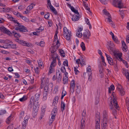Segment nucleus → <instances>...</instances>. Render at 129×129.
<instances>
[{"mask_svg": "<svg viewBox=\"0 0 129 129\" xmlns=\"http://www.w3.org/2000/svg\"><path fill=\"white\" fill-rule=\"evenodd\" d=\"M44 42L43 41L40 42L38 43L37 42L36 43V44L40 46L41 47H43L44 46Z\"/></svg>", "mask_w": 129, "mask_h": 129, "instance_id": "7c9ffc66", "label": "nucleus"}, {"mask_svg": "<svg viewBox=\"0 0 129 129\" xmlns=\"http://www.w3.org/2000/svg\"><path fill=\"white\" fill-rule=\"evenodd\" d=\"M47 84L46 85H45L44 88V91L48 92L49 88Z\"/></svg>", "mask_w": 129, "mask_h": 129, "instance_id": "c85d7f7f", "label": "nucleus"}, {"mask_svg": "<svg viewBox=\"0 0 129 129\" xmlns=\"http://www.w3.org/2000/svg\"><path fill=\"white\" fill-rule=\"evenodd\" d=\"M15 29L16 30H19L20 32H26L27 30L26 29H23L22 28H19V27H16Z\"/></svg>", "mask_w": 129, "mask_h": 129, "instance_id": "6ab92c4d", "label": "nucleus"}, {"mask_svg": "<svg viewBox=\"0 0 129 129\" xmlns=\"http://www.w3.org/2000/svg\"><path fill=\"white\" fill-rule=\"evenodd\" d=\"M76 35L78 37L81 38L82 37V33L79 30H78L77 32Z\"/></svg>", "mask_w": 129, "mask_h": 129, "instance_id": "c756f323", "label": "nucleus"}, {"mask_svg": "<svg viewBox=\"0 0 129 129\" xmlns=\"http://www.w3.org/2000/svg\"><path fill=\"white\" fill-rule=\"evenodd\" d=\"M6 113V110H1L0 111V115H3L5 114Z\"/></svg>", "mask_w": 129, "mask_h": 129, "instance_id": "a19ab883", "label": "nucleus"}, {"mask_svg": "<svg viewBox=\"0 0 129 129\" xmlns=\"http://www.w3.org/2000/svg\"><path fill=\"white\" fill-rule=\"evenodd\" d=\"M107 118H103V122H102V124H106L107 125V123L108 122V121L107 120Z\"/></svg>", "mask_w": 129, "mask_h": 129, "instance_id": "58836bf2", "label": "nucleus"}, {"mask_svg": "<svg viewBox=\"0 0 129 129\" xmlns=\"http://www.w3.org/2000/svg\"><path fill=\"white\" fill-rule=\"evenodd\" d=\"M10 47L13 49L16 48V45L15 44H13L12 43H11Z\"/></svg>", "mask_w": 129, "mask_h": 129, "instance_id": "49530a36", "label": "nucleus"}, {"mask_svg": "<svg viewBox=\"0 0 129 129\" xmlns=\"http://www.w3.org/2000/svg\"><path fill=\"white\" fill-rule=\"evenodd\" d=\"M58 85L55 86L54 90V92L55 93H56L58 91Z\"/></svg>", "mask_w": 129, "mask_h": 129, "instance_id": "c03bdc74", "label": "nucleus"}, {"mask_svg": "<svg viewBox=\"0 0 129 129\" xmlns=\"http://www.w3.org/2000/svg\"><path fill=\"white\" fill-rule=\"evenodd\" d=\"M0 30L3 33L7 35H11V34H13L14 35L15 37L18 36L20 37L21 36V35L17 33L14 30H13L11 32L8 29L4 26L0 27Z\"/></svg>", "mask_w": 129, "mask_h": 129, "instance_id": "f03ea898", "label": "nucleus"}, {"mask_svg": "<svg viewBox=\"0 0 129 129\" xmlns=\"http://www.w3.org/2000/svg\"><path fill=\"white\" fill-rule=\"evenodd\" d=\"M73 12H74V13L77 15H79V13L78 12V10L75 9L73 11Z\"/></svg>", "mask_w": 129, "mask_h": 129, "instance_id": "13d9d810", "label": "nucleus"}, {"mask_svg": "<svg viewBox=\"0 0 129 129\" xmlns=\"http://www.w3.org/2000/svg\"><path fill=\"white\" fill-rule=\"evenodd\" d=\"M40 94L39 93H36L35 95L34 102L37 104H38V106L39 105L38 101L40 98Z\"/></svg>", "mask_w": 129, "mask_h": 129, "instance_id": "ddd939ff", "label": "nucleus"}, {"mask_svg": "<svg viewBox=\"0 0 129 129\" xmlns=\"http://www.w3.org/2000/svg\"><path fill=\"white\" fill-rule=\"evenodd\" d=\"M38 64L39 66H40L41 67L43 65L42 61L40 60H39L38 61Z\"/></svg>", "mask_w": 129, "mask_h": 129, "instance_id": "de8ad7c7", "label": "nucleus"}, {"mask_svg": "<svg viewBox=\"0 0 129 129\" xmlns=\"http://www.w3.org/2000/svg\"><path fill=\"white\" fill-rule=\"evenodd\" d=\"M49 16V14L48 13L47 14H46L45 15L44 17L45 19H48V18Z\"/></svg>", "mask_w": 129, "mask_h": 129, "instance_id": "6e6d98bb", "label": "nucleus"}, {"mask_svg": "<svg viewBox=\"0 0 129 129\" xmlns=\"http://www.w3.org/2000/svg\"><path fill=\"white\" fill-rule=\"evenodd\" d=\"M54 71V68L52 67H50V66L49 68V73L50 74L52 73Z\"/></svg>", "mask_w": 129, "mask_h": 129, "instance_id": "2f4dec72", "label": "nucleus"}, {"mask_svg": "<svg viewBox=\"0 0 129 129\" xmlns=\"http://www.w3.org/2000/svg\"><path fill=\"white\" fill-rule=\"evenodd\" d=\"M79 15H76L74 14L72 18V20L74 21H76L78 20L80 18Z\"/></svg>", "mask_w": 129, "mask_h": 129, "instance_id": "4468645a", "label": "nucleus"}, {"mask_svg": "<svg viewBox=\"0 0 129 129\" xmlns=\"http://www.w3.org/2000/svg\"><path fill=\"white\" fill-rule=\"evenodd\" d=\"M86 71L87 72H89V73H91V70L90 68L88 67L87 68H86Z\"/></svg>", "mask_w": 129, "mask_h": 129, "instance_id": "0e129e2a", "label": "nucleus"}, {"mask_svg": "<svg viewBox=\"0 0 129 129\" xmlns=\"http://www.w3.org/2000/svg\"><path fill=\"white\" fill-rule=\"evenodd\" d=\"M45 111V108H42L41 111V115L40 117V119H42L43 117L44 116V115Z\"/></svg>", "mask_w": 129, "mask_h": 129, "instance_id": "4be33fe9", "label": "nucleus"}, {"mask_svg": "<svg viewBox=\"0 0 129 129\" xmlns=\"http://www.w3.org/2000/svg\"><path fill=\"white\" fill-rule=\"evenodd\" d=\"M84 6L85 7V9L88 10L89 12H90V8L88 7V5L86 4H84Z\"/></svg>", "mask_w": 129, "mask_h": 129, "instance_id": "a18cd8bd", "label": "nucleus"}, {"mask_svg": "<svg viewBox=\"0 0 129 129\" xmlns=\"http://www.w3.org/2000/svg\"><path fill=\"white\" fill-rule=\"evenodd\" d=\"M39 106L38 104H37L35 106V108L34 107L33 108L32 114L33 117H34L37 115V112L38 111V108Z\"/></svg>", "mask_w": 129, "mask_h": 129, "instance_id": "9d476101", "label": "nucleus"}, {"mask_svg": "<svg viewBox=\"0 0 129 129\" xmlns=\"http://www.w3.org/2000/svg\"><path fill=\"white\" fill-rule=\"evenodd\" d=\"M103 68L102 67H101L99 68V72L100 74H101L103 72Z\"/></svg>", "mask_w": 129, "mask_h": 129, "instance_id": "8fccbe9b", "label": "nucleus"}, {"mask_svg": "<svg viewBox=\"0 0 129 129\" xmlns=\"http://www.w3.org/2000/svg\"><path fill=\"white\" fill-rule=\"evenodd\" d=\"M102 129H107V125L106 124H102Z\"/></svg>", "mask_w": 129, "mask_h": 129, "instance_id": "37998d69", "label": "nucleus"}, {"mask_svg": "<svg viewBox=\"0 0 129 129\" xmlns=\"http://www.w3.org/2000/svg\"><path fill=\"white\" fill-rule=\"evenodd\" d=\"M108 20V22H109L110 24L111 25V26L113 28H115V26L113 21L112 20V18L111 16H109L108 17V18L107 19Z\"/></svg>", "mask_w": 129, "mask_h": 129, "instance_id": "2eb2a0df", "label": "nucleus"}, {"mask_svg": "<svg viewBox=\"0 0 129 129\" xmlns=\"http://www.w3.org/2000/svg\"><path fill=\"white\" fill-rule=\"evenodd\" d=\"M56 75L57 81L59 83L61 81V73L59 70L57 71V70Z\"/></svg>", "mask_w": 129, "mask_h": 129, "instance_id": "1a4fd4ad", "label": "nucleus"}, {"mask_svg": "<svg viewBox=\"0 0 129 129\" xmlns=\"http://www.w3.org/2000/svg\"><path fill=\"white\" fill-rule=\"evenodd\" d=\"M81 61H80V63L82 66H83L85 65L86 64L85 63L84 59L83 58V57L81 58Z\"/></svg>", "mask_w": 129, "mask_h": 129, "instance_id": "cd10ccee", "label": "nucleus"}, {"mask_svg": "<svg viewBox=\"0 0 129 129\" xmlns=\"http://www.w3.org/2000/svg\"><path fill=\"white\" fill-rule=\"evenodd\" d=\"M60 43L58 40H57V41L56 44V46L57 48H58L60 46Z\"/></svg>", "mask_w": 129, "mask_h": 129, "instance_id": "864d4df0", "label": "nucleus"}, {"mask_svg": "<svg viewBox=\"0 0 129 129\" xmlns=\"http://www.w3.org/2000/svg\"><path fill=\"white\" fill-rule=\"evenodd\" d=\"M54 121L52 119H51L49 121V125H50L53 122V121Z\"/></svg>", "mask_w": 129, "mask_h": 129, "instance_id": "680f3d73", "label": "nucleus"}, {"mask_svg": "<svg viewBox=\"0 0 129 129\" xmlns=\"http://www.w3.org/2000/svg\"><path fill=\"white\" fill-rule=\"evenodd\" d=\"M12 42L11 41H9V42L7 43H5L4 45L5 46V49H7L9 48L10 47L11 45V43H12Z\"/></svg>", "mask_w": 129, "mask_h": 129, "instance_id": "aec40b11", "label": "nucleus"}, {"mask_svg": "<svg viewBox=\"0 0 129 129\" xmlns=\"http://www.w3.org/2000/svg\"><path fill=\"white\" fill-rule=\"evenodd\" d=\"M27 99V96L26 95H24L22 98H20L19 99V100L20 102H23L26 100Z\"/></svg>", "mask_w": 129, "mask_h": 129, "instance_id": "b1692460", "label": "nucleus"}, {"mask_svg": "<svg viewBox=\"0 0 129 129\" xmlns=\"http://www.w3.org/2000/svg\"><path fill=\"white\" fill-rule=\"evenodd\" d=\"M65 107V104L62 101H61V111H63V110L65 109L64 108Z\"/></svg>", "mask_w": 129, "mask_h": 129, "instance_id": "393cba45", "label": "nucleus"}, {"mask_svg": "<svg viewBox=\"0 0 129 129\" xmlns=\"http://www.w3.org/2000/svg\"><path fill=\"white\" fill-rule=\"evenodd\" d=\"M68 4V7L70 8L71 11L73 12V11L74 10H75V8L74 7L72 6H71V5L70 4Z\"/></svg>", "mask_w": 129, "mask_h": 129, "instance_id": "4c0bfd02", "label": "nucleus"}, {"mask_svg": "<svg viewBox=\"0 0 129 129\" xmlns=\"http://www.w3.org/2000/svg\"><path fill=\"white\" fill-rule=\"evenodd\" d=\"M56 58H53V61L50 65V67L54 68L56 65Z\"/></svg>", "mask_w": 129, "mask_h": 129, "instance_id": "a211bd4d", "label": "nucleus"}, {"mask_svg": "<svg viewBox=\"0 0 129 129\" xmlns=\"http://www.w3.org/2000/svg\"><path fill=\"white\" fill-rule=\"evenodd\" d=\"M12 118V117L11 115H10L8 118L7 119V120L6 121V122L7 123H9V122Z\"/></svg>", "mask_w": 129, "mask_h": 129, "instance_id": "79ce46f5", "label": "nucleus"}, {"mask_svg": "<svg viewBox=\"0 0 129 129\" xmlns=\"http://www.w3.org/2000/svg\"><path fill=\"white\" fill-rule=\"evenodd\" d=\"M48 93V92H45L44 91V94L43 95V100H45L47 99V96Z\"/></svg>", "mask_w": 129, "mask_h": 129, "instance_id": "5701e85b", "label": "nucleus"}, {"mask_svg": "<svg viewBox=\"0 0 129 129\" xmlns=\"http://www.w3.org/2000/svg\"><path fill=\"white\" fill-rule=\"evenodd\" d=\"M85 122V121L83 120H81V129H83L85 126V124L84 123V122Z\"/></svg>", "mask_w": 129, "mask_h": 129, "instance_id": "473e14b6", "label": "nucleus"}, {"mask_svg": "<svg viewBox=\"0 0 129 129\" xmlns=\"http://www.w3.org/2000/svg\"><path fill=\"white\" fill-rule=\"evenodd\" d=\"M80 46L82 48V50L84 51L85 50V47L84 43L83 42H82L80 45Z\"/></svg>", "mask_w": 129, "mask_h": 129, "instance_id": "bb28decb", "label": "nucleus"}, {"mask_svg": "<svg viewBox=\"0 0 129 129\" xmlns=\"http://www.w3.org/2000/svg\"><path fill=\"white\" fill-rule=\"evenodd\" d=\"M67 94V92L66 91H63L62 92V95L64 96Z\"/></svg>", "mask_w": 129, "mask_h": 129, "instance_id": "69168bd1", "label": "nucleus"}, {"mask_svg": "<svg viewBox=\"0 0 129 129\" xmlns=\"http://www.w3.org/2000/svg\"><path fill=\"white\" fill-rule=\"evenodd\" d=\"M0 9L2 10V11L4 12H6L7 11H6V8H2Z\"/></svg>", "mask_w": 129, "mask_h": 129, "instance_id": "4d7b16f0", "label": "nucleus"}, {"mask_svg": "<svg viewBox=\"0 0 129 129\" xmlns=\"http://www.w3.org/2000/svg\"><path fill=\"white\" fill-rule=\"evenodd\" d=\"M126 41L128 43H129V35H128L126 36Z\"/></svg>", "mask_w": 129, "mask_h": 129, "instance_id": "338daca9", "label": "nucleus"}, {"mask_svg": "<svg viewBox=\"0 0 129 129\" xmlns=\"http://www.w3.org/2000/svg\"><path fill=\"white\" fill-rule=\"evenodd\" d=\"M35 69L36 73L37 74H38L39 72V71L38 70V67H36V68Z\"/></svg>", "mask_w": 129, "mask_h": 129, "instance_id": "e2e57ef3", "label": "nucleus"}, {"mask_svg": "<svg viewBox=\"0 0 129 129\" xmlns=\"http://www.w3.org/2000/svg\"><path fill=\"white\" fill-rule=\"evenodd\" d=\"M63 64L64 66H68V62L66 60L63 62Z\"/></svg>", "mask_w": 129, "mask_h": 129, "instance_id": "3c124183", "label": "nucleus"}, {"mask_svg": "<svg viewBox=\"0 0 129 129\" xmlns=\"http://www.w3.org/2000/svg\"><path fill=\"white\" fill-rule=\"evenodd\" d=\"M103 118H107V113L106 111H104L103 112Z\"/></svg>", "mask_w": 129, "mask_h": 129, "instance_id": "f704fd0d", "label": "nucleus"}, {"mask_svg": "<svg viewBox=\"0 0 129 129\" xmlns=\"http://www.w3.org/2000/svg\"><path fill=\"white\" fill-rule=\"evenodd\" d=\"M8 70L9 72H12L13 71V69L12 68V67H10L8 68Z\"/></svg>", "mask_w": 129, "mask_h": 129, "instance_id": "bf43d9fd", "label": "nucleus"}, {"mask_svg": "<svg viewBox=\"0 0 129 129\" xmlns=\"http://www.w3.org/2000/svg\"><path fill=\"white\" fill-rule=\"evenodd\" d=\"M108 62L109 64L111 65H113V60L111 58L108 61Z\"/></svg>", "mask_w": 129, "mask_h": 129, "instance_id": "09e8293b", "label": "nucleus"}, {"mask_svg": "<svg viewBox=\"0 0 129 129\" xmlns=\"http://www.w3.org/2000/svg\"><path fill=\"white\" fill-rule=\"evenodd\" d=\"M37 104L34 102V96H31L30 98L29 104L28 105V109L30 110L33 107V105L35 107V106Z\"/></svg>", "mask_w": 129, "mask_h": 129, "instance_id": "423d86ee", "label": "nucleus"}, {"mask_svg": "<svg viewBox=\"0 0 129 129\" xmlns=\"http://www.w3.org/2000/svg\"><path fill=\"white\" fill-rule=\"evenodd\" d=\"M29 117L27 115L26 116L24 119V120L22 122V129H25L26 125L28 123V120L29 119Z\"/></svg>", "mask_w": 129, "mask_h": 129, "instance_id": "0eeeda50", "label": "nucleus"}, {"mask_svg": "<svg viewBox=\"0 0 129 129\" xmlns=\"http://www.w3.org/2000/svg\"><path fill=\"white\" fill-rule=\"evenodd\" d=\"M117 90L119 91V94L121 95H123L125 94V92L123 91L122 88V86L120 84H119L117 87Z\"/></svg>", "mask_w": 129, "mask_h": 129, "instance_id": "f8f14e48", "label": "nucleus"}, {"mask_svg": "<svg viewBox=\"0 0 129 129\" xmlns=\"http://www.w3.org/2000/svg\"><path fill=\"white\" fill-rule=\"evenodd\" d=\"M21 18L25 21H27L28 20V19L27 18L23 16H21Z\"/></svg>", "mask_w": 129, "mask_h": 129, "instance_id": "603ef678", "label": "nucleus"}, {"mask_svg": "<svg viewBox=\"0 0 129 129\" xmlns=\"http://www.w3.org/2000/svg\"><path fill=\"white\" fill-rule=\"evenodd\" d=\"M59 52L61 56H62L63 57L65 56V53L63 50L62 49H60L59 50Z\"/></svg>", "mask_w": 129, "mask_h": 129, "instance_id": "a878e982", "label": "nucleus"}, {"mask_svg": "<svg viewBox=\"0 0 129 129\" xmlns=\"http://www.w3.org/2000/svg\"><path fill=\"white\" fill-rule=\"evenodd\" d=\"M63 35L65 38L68 40H70L72 36L71 31L68 29L66 27H64L63 28Z\"/></svg>", "mask_w": 129, "mask_h": 129, "instance_id": "20e7f679", "label": "nucleus"}, {"mask_svg": "<svg viewBox=\"0 0 129 129\" xmlns=\"http://www.w3.org/2000/svg\"><path fill=\"white\" fill-rule=\"evenodd\" d=\"M100 115L98 114H96L95 117V120L96 121L95 129H100Z\"/></svg>", "mask_w": 129, "mask_h": 129, "instance_id": "39448f33", "label": "nucleus"}, {"mask_svg": "<svg viewBox=\"0 0 129 129\" xmlns=\"http://www.w3.org/2000/svg\"><path fill=\"white\" fill-rule=\"evenodd\" d=\"M122 49L123 51L124 52H126L128 50V47L127 45L122 46Z\"/></svg>", "mask_w": 129, "mask_h": 129, "instance_id": "e433bc0d", "label": "nucleus"}, {"mask_svg": "<svg viewBox=\"0 0 129 129\" xmlns=\"http://www.w3.org/2000/svg\"><path fill=\"white\" fill-rule=\"evenodd\" d=\"M103 11L104 12V14L105 15L108 16V17L109 16L110 17L111 16L110 14L108 12L106 11L105 10H103Z\"/></svg>", "mask_w": 129, "mask_h": 129, "instance_id": "c9c22d12", "label": "nucleus"}, {"mask_svg": "<svg viewBox=\"0 0 129 129\" xmlns=\"http://www.w3.org/2000/svg\"><path fill=\"white\" fill-rule=\"evenodd\" d=\"M59 98V97L58 96H55V99L54 100V101H57V102H58V100Z\"/></svg>", "mask_w": 129, "mask_h": 129, "instance_id": "052dcab7", "label": "nucleus"}, {"mask_svg": "<svg viewBox=\"0 0 129 129\" xmlns=\"http://www.w3.org/2000/svg\"><path fill=\"white\" fill-rule=\"evenodd\" d=\"M57 28V29L55 31V34L54 35V41L55 42L56 41V39H57V35L58 34V26L57 25H56Z\"/></svg>", "mask_w": 129, "mask_h": 129, "instance_id": "412c9836", "label": "nucleus"}, {"mask_svg": "<svg viewBox=\"0 0 129 129\" xmlns=\"http://www.w3.org/2000/svg\"><path fill=\"white\" fill-rule=\"evenodd\" d=\"M114 5L116 7H117L121 9L123 8V6L121 2H118L117 3L115 4Z\"/></svg>", "mask_w": 129, "mask_h": 129, "instance_id": "dca6fc26", "label": "nucleus"}, {"mask_svg": "<svg viewBox=\"0 0 129 129\" xmlns=\"http://www.w3.org/2000/svg\"><path fill=\"white\" fill-rule=\"evenodd\" d=\"M47 8H48V6H50L51 5V3L50 0H47Z\"/></svg>", "mask_w": 129, "mask_h": 129, "instance_id": "5fc2aeb1", "label": "nucleus"}, {"mask_svg": "<svg viewBox=\"0 0 129 129\" xmlns=\"http://www.w3.org/2000/svg\"><path fill=\"white\" fill-rule=\"evenodd\" d=\"M115 93H113L112 94L113 99L110 102L109 104V107L110 109L112 110L115 107L116 109H118L119 106L116 101V98L114 96Z\"/></svg>", "mask_w": 129, "mask_h": 129, "instance_id": "7ed1b4c3", "label": "nucleus"}, {"mask_svg": "<svg viewBox=\"0 0 129 129\" xmlns=\"http://www.w3.org/2000/svg\"><path fill=\"white\" fill-rule=\"evenodd\" d=\"M52 58H57L58 55L55 53V50H52L51 51Z\"/></svg>", "mask_w": 129, "mask_h": 129, "instance_id": "f3484780", "label": "nucleus"}, {"mask_svg": "<svg viewBox=\"0 0 129 129\" xmlns=\"http://www.w3.org/2000/svg\"><path fill=\"white\" fill-rule=\"evenodd\" d=\"M68 77H64L63 80V83L64 84H65L68 83Z\"/></svg>", "mask_w": 129, "mask_h": 129, "instance_id": "72a5a7b5", "label": "nucleus"}, {"mask_svg": "<svg viewBox=\"0 0 129 129\" xmlns=\"http://www.w3.org/2000/svg\"><path fill=\"white\" fill-rule=\"evenodd\" d=\"M82 35L84 39H89L90 36V33L89 30H86L85 31Z\"/></svg>", "mask_w": 129, "mask_h": 129, "instance_id": "6e6552de", "label": "nucleus"}, {"mask_svg": "<svg viewBox=\"0 0 129 129\" xmlns=\"http://www.w3.org/2000/svg\"><path fill=\"white\" fill-rule=\"evenodd\" d=\"M51 11L52 12H53L55 14H57V11L54 8V9H53V10H52Z\"/></svg>", "mask_w": 129, "mask_h": 129, "instance_id": "774afa93", "label": "nucleus"}, {"mask_svg": "<svg viewBox=\"0 0 129 129\" xmlns=\"http://www.w3.org/2000/svg\"><path fill=\"white\" fill-rule=\"evenodd\" d=\"M92 73H90V74H88V80L90 81L92 78Z\"/></svg>", "mask_w": 129, "mask_h": 129, "instance_id": "ea45409f", "label": "nucleus"}, {"mask_svg": "<svg viewBox=\"0 0 129 129\" xmlns=\"http://www.w3.org/2000/svg\"><path fill=\"white\" fill-rule=\"evenodd\" d=\"M114 47V44L111 42L108 43L107 48L108 49L109 52H113L114 58L116 59H117L120 61H122V59L121 58L122 54L121 53L117 52L115 51H113V48Z\"/></svg>", "mask_w": 129, "mask_h": 129, "instance_id": "f257e3e1", "label": "nucleus"}, {"mask_svg": "<svg viewBox=\"0 0 129 129\" xmlns=\"http://www.w3.org/2000/svg\"><path fill=\"white\" fill-rule=\"evenodd\" d=\"M75 81L74 80L72 81L70 85V91L73 93L74 91V88L75 87Z\"/></svg>", "mask_w": 129, "mask_h": 129, "instance_id": "9b49d317", "label": "nucleus"}]
</instances>
